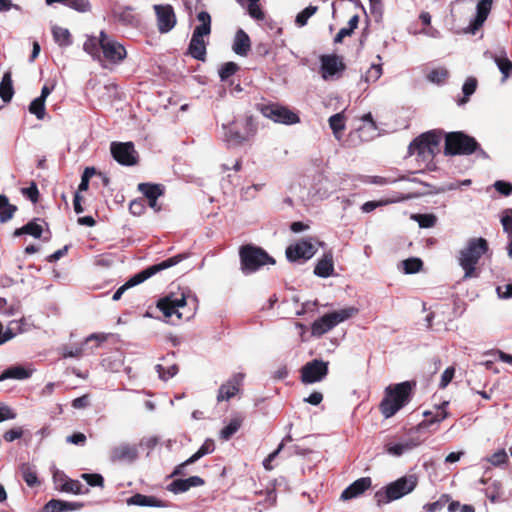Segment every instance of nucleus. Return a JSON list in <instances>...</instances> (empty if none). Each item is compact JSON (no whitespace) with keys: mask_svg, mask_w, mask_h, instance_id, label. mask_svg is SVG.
<instances>
[{"mask_svg":"<svg viewBox=\"0 0 512 512\" xmlns=\"http://www.w3.org/2000/svg\"><path fill=\"white\" fill-rule=\"evenodd\" d=\"M239 69V66L234 62H227L225 63L219 70V76L222 81L227 80L229 77L234 75L237 70Z\"/></svg>","mask_w":512,"mask_h":512,"instance_id":"5fc2aeb1","label":"nucleus"},{"mask_svg":"<svg viewBox=\"0 0 512 512\" xmlns=\"http://www.w3.org/2000/svg\"><path fill=\"white\" fill-rule=\"evenodd\" d=\"M145 204L143 199L133 200L129 205V211L135 216H139L143 213Z\"/></svg>","mask_w":512,"mask_h":512,"instance_id":"69168bd1","label":"nucleus"},{"mask_svg":"<svg viewBox=\"0 0 512 512\" xmlns=\"http://www.w3.org/2000/svg\"><path fill=\"white\" fill-rule=\"evenodd\" d=\"M441 135L435 131L423 133L409 145V154L417 155L425 165H429L439 152Z\"/></svg>","mask_w":512,"mask_h":512,"instance_id":"39448f33","label":"nucleus"},{"mask_svg":"<svg viewBox=\"0 0 512 512\" xmlns=\"http://www.w3.org/2000/svg\"><path fill=\"white\" fill-rule=\"evenodd\" d=\"M334 271L333 258L331 254H325L320 260H318L314 273L322 278L329 277Z\"/></svg>","mask_w":512,"mask_h":512,"instance_id":"7c9ffc66","label":"nucleus"},{"mask_svg":"<svg viewBox=\"0 0 512 512\" xmlns=\"http://www.w3.org/2000/svg\"><path fill=\"white\" fill-rule=\"evenodd\" d=\"M215 445L214 442L210 439L206 440L202 446L190 457L188 458V462H196L203 456L210 454L214 451Z\"/></svg>","mask_w":512,"mask_h":512,"instance_id":"c03bdc74","label":"nucleus"},{"mask_svg":"<svg viewBox=\"0 0 512 512\" xmlns=\"http://www.w3.org/2000/svg\"><path fill=\"white\" fill-rule=\"evenodd\" d=\"M54 41L60 47H68L72 44L71 34L67 28L54 25L52 27Z\"/></svg>","mask_w":512,"mask_h":512,"instance_id":"f704fd0d","label":"nucleus"},{"mask_svg":"<svg viewBox=\"0 0 512 512\" xmlns=\"http://www.w3.org/2000/svg\"><path fill=\"white\" fill-rule=\"evenodd\" d=\"M13 93L11 73L6 72L0 83V97L4 102H9L12 99Z\"/></svg>","mask_w":512,"mask_h":512,"instance_id":"4c0bfd02","label":"nucleus"},{"mask_svg":"<svg viewBox=\"0 0 512 512\" xmlns=\"http://www.w3.org/2000/svg\"><path fill=\"white\" fill-rule=\"evenodd\" d=\"M197 19L201 24L194 29L189 44V53L197 60H204L206 55V43L203 37L209 35L211 32V17L208 12L201 11L198 13Z\"/></svg>","mask_w":512,"mask_h":512,"instance_id":"6e6552de","label":"nucleus"},{"mask_svg":"<svg viewBox=\"0 0 512 512\" xmlns=\"http://www.w3.org/2000/svg\"><path fill=\"white\" fill-rule=\"evenodd\" d=\"M484 55L494 61L502 74V82H505L512 72V62L507 58L506 53L502 52L500 55H495L490 52H485Z\"/></svg>","mask_w":512,"mask_h":512,"instance_id":"a878e982","label":"nucleus"},{"mask_svg":"<svg viewBox=\"0 0 512 512\" xmlns=\"http://www.w3.org/2000/svg\"><path fill=\"white\" fill-rule=\"evenodd\" d=\"M455 375V368L453 366H450L444 370V372L441 375V380L439 383V387L441 389L446 388L449 383L452 381Z\"/></svg>","mask_w":512,"mask_h":512,"instance_id":"e2e57ef3","label":"nucleus"},{"mask_svg":"<svg viewBox=\"0 0 512 512\" xmlns=\"http://www.w3.org/2000/svg\"><path fill=\"white\" fill-rule=\"evenodd\" d=\"M31 375L32 370H29L21 365H14L8 367L0 374V382L5 381L7 379L25 380L30 378Z\"/></svg>","mask_w":512,"mask_h":512,"instance_id":"bb28decb","label":"nucleus"},{"mask_svg":"<svg viewBox=\"0 0 512 512\" xmlns=\"http://www.w3.org/2000/svg\"><path fill=\"white\" fill-rule=\"evenodd\" d=\"M449 500H450L449 495L443 494L437 501L432 502V503H427L424 506V509L427 512H438L444 508V506L449 502Z\"/></svg>","mask_w":512,"mask_h":512,"instance_id":"603ef678","label":"nucleus"},{"mask_svg":"<svg viewBox=\"0 0 512 512\" xmlns=\"http://www.w3.org/2000/svg\"><path fill=\"white\" fill-rule=\"evenodd\" d=\"M418 445H419L418 442H416L413 439H409L404 443L388 442L385 444L384 448L388 454L396 456V457H400L405 452L412 450L413 448L417 447Z\"/></svg>","mask_w":512,"mask_h":512,"instance_id":"c85d7f7f","label":"nucleus"},{"mask_svg":"<svg viewBox=\"0 0 512 512\" xmlns=\"http://www.w3.org/2000/svg\"><path fill=\"white\" fill-rule=\"evenodd\" d=\"M370 477H362L350 484L341 494V499L349 500L360 496L371 487Z\"/></svg>","mask_w":512,"mask_h":512,"instance_id":"5701e85b","label":"nucleus"},{"mask_svg":"<svg viewBox=\"0 0 512 512\" xmlns=\"http://www.w3.org/2000/svg\"><path fill=\"white\" fill-rule=\"evenodd\" d=\"M345 66L336 55H324L321 57V74L324 80L333 79L339 75Z\"/></svg>","mask_w":512,"mask_h":512,"instance_id":"aec40b11","label":"nucleus"},{"mask_svg":"<svg viewBox=\"0 0 512 512\" xmlns=\"http://www.w3.org/2000/svg\"><path fill=\"white\" fill-rule=\"evenodd\" d=\"M82 478L88 483V485L95 487H103L104 486V478L102 475L97 473H84L82 474Z\"/></svg>","mask_w":512,"mask_h":512,"instance_id":"4d7b16f0","label":"nucleus"},{"mask_svg":"<svg viewBox=\"0 0 512 512\" xmlns=\"http://www.w3.org/2000/svg\"><path fill=\"white\" fill-rule=\"evenodd\" d=\"M83 487L84 486L80 481L68 479L62 484L61 490L64 492H69V493H73V494H82Z\"/></svg>","mask_w":512,"mask_h":512,"instance_id":"3c124183","label":"nucleus"},{"mask_svg":"<svg viewBox=\"0 0 512 512\" xmlns=\"http://www.w3.org/2000/svg\"><path fill=\"white\" fill-rule=\"evenodd\" d=\"M329 126L333 132L334 137L337 140H340L342 137V132L345 129V116L344 112L336 113L329 117L328 119Z\"/></svg>","mask_w":512,"mask_h":512,"instance_id":"473e14b6","label":"nucleus"},{"mask_svg":"<svg viewBox=\"0 0 512 512\" xmlns=\"http://www.w3.org/2000/svg\"><path fill=\"white\" fill-rule=\"evenodd\" d=\"M20 471L23 480L26 482L28 486L34 487L35 485L39 484L36 471L30 466L29 463L21 464Z\"/></svg>","mask_w":512,"mask_h":512,"instance_id":"a19ab883","label":"nucleus"},{"mask_svg":"<svg viewBox=\"0 0 512 512\" xmlns=\"http://www.w3.org/2000/svg\"><path fill=\"white\" fill-rule=\"evenodd\" d=\"M139 456L136 445L123 443L111 448L109 458L113 463H132Z\"/></svg>","mask_w":512,"mask_h":512,"instance_id":"6ab92c4d","label":"nucleus"},{"mask_svg":"<svg viewBox=\"0 0 512 512\" xmlns=\"http://www.w3.org/2000/svg\"><path fill=\"white\" fill-rule=\"evenodd\" d=\"M318 7L309 5L304 10L299 12L295 18V23L298 27H304L308 20L317 12Z\"/></svg>","mask_w":512,"mask_h":512,"instance_id":"37998d69","label":"nucleus"},{"mask_svg":"<svg viewBox=\"0 0 512 512\" xmlns=\"http://www.w3.org/2000/svg\"><path fill=\"white\" fill-rule=\"evenodd\" d=\"M447 77L448 71L443 67L435 68L431 70L427 75L428 81L435 84L443 83L447 79Z\"/></svg>","mask_w":512,"mask_h":512,"instance_id":"09e8293b","label":"nucleus"},{"mask_svg":"<svg viewBox=\"0 0 512 512\" xmlns=\"http://www.w3.org/2000/svg\"><path fill=\"white\" fill-rule=\"evenodd\" d=\"M244 418L241 415L234 416L220 431L223 440H229L242 426Z\"/></svg>","mask_w":512,"mask_h":512,"instance_id":"c9c22d12","label":"nucleus"},{"mask_svg":"<svg viewBox=\"0 0 512 512\" xmlns=\"http://www.w3.org/2000/svg\"><path fill=\"white\" fill-rule=\"evenodd\" d=\"M418 484V477L415 474L406 475L389 483L383 490L375 493V499L380 505L398 500L411 493Z\"/></svg>","mask_w":512,"mask_h":512,"instance_id":"423d86ee","label":"nucleus"},{"mask_svg":"<svg viewBox=\"0 0 512 512\" xmlns=\"http://www.w3.org/2000/svg\"><path fill=\"white\" fill-rule=\"evenodd\" d=\"M378 136V129L375 122L363 124L356 131L349 134V141L356 146L359 143L373 140Z\"/></svg>","mask_w":512,"mask_h":512,"instance_id":"412c9836","label":"nucleus"},{"mask_svg":"<svg viewBox=\"0 0 512 512\" xmlns=\"http://www.w3.org/2000/svg\"><path fill=\"white\" fill-rule=\"evenodd\" d=\"M250 38L242 29L236 32L233 44V51L240 56L247 55L250 50Z\"/></svg>","mask_w":512,"mask_h":512,"instance_id":"c756f323","label":"nucleus"},{"mask_svg":"<svg viewBox=\"0 0 512 512\" xmlns=\"http://www.w3.org/2000/svg\"><path fill=\"white\" fill-rule=\"evenodd\" d=\"M221 128L222 140L229 147H239L250 141L257 133V124L252 116L223 123Z\"/></svg>","mask_w":512,"mask_h":512,"instance_id":"f03ea898","label":"nucleus"},{"mask_svg":"<svg viewBox=\"0 0 512 512\" xmlns=\"http://www.w3.org/2000/svg\"><path fill=\"white\" fill-rule=\"evenodd\" d=\"M66 2L68 7L82 13L89 11L91 8L89 0H68Z\"/></svg>","mask_w":512,"mask_h":512,"instance_id":"052dcab7","label":"nucleus"},{"mask_svg":"<svg viewBox=\"0 0 512 512\" xmlns=\"http://www.w3.org/2000/svg\"><path fill=\"white\" fill-rule=\"evenodd\" d=\"M245 374L238 372L233 374L225 383H223L217 393V401H228L236 396L242 389Z\"/></svg>","mask_w":512,"mask_h":512,"instance_id":"f3484780","label":"nucleus"},{"mask_svg":"<svg viewBox=\"0 0 512 512\" xmlns=\"http://www.w3.org/2000/svg\"><path fill=\"white\" fill-rule=\"evenodd\" d=\"M487 461L491 463L493 466H500L505 464L508 461L507 453L504 449H501L494 454H492Z\"/></svg>","mask_w":512,"mask_h":512,"instance_id":"bf43d9fd","label":"nucleus"},{"mask_svg":"<svg viewBox=\"0 0 512 512\" xmlns=\"http://www.w3.org/2000/svg\"><path fill=\"white\" fill-rule=\"evenodd\" d=\"M42 227L34 221L28 222L26 225L14 231V236L18 237L23 234L31 235L34 238H39L42 234Z\"/></svg>","mask_w":512,"mask_h":512,"instance_id":"58836bf2","label":"nucleus"},{"mask_svg":"<svg viewBox=\"0 0 512 512\" xmlns=\"http://www.w3.org/2000/svg\"><path fill=\"white\" fill-rule=\"evenodd\" d=\"M16 211V207L9 204L8 198L0 195V221L7 222L10 220Z\"/></svg>","mask_w":512,"mask_h":512,"instance_id":"ea45409f","label":"nucleus"},{"mask_svg":"<svg viewBox=\"0 0 512 512\" xmlns=\"http://www.w3.org/2000/svg\"><path fill=\"white\" fill-rule=\"evenodd\" d=\"M328 362H324L323 360L314 359L310 362H307L301 368V381L304 384H312L316 382H320L323 380L328 374Z\"/></svg>","mask_w":512,"mask_h":512,"instance_id":"ddd939ff","label":"nucleus"},{"mask_svg":"<svg viewBox=\"0 0 512 512\" xmlns=\"http://www.w3.org/2000/svg\"><path fill=\"white\" fill-rule=\"evenodd\" d=\"M96 173V170L95 168L93 167H87L83 174H82V177H81V182L79 184V187H78V191L77 192H82V191H86L89 187V180L90 178Z\"/></svg>","mask_w":512,"mask_h":512,"instance_id":"13d9d810","label":"nucleus"},{"mask_svg":"<svg viewBox=\"0 0 512 512\" xmlns=\"http://www.w3.org/2000/svg\"><path fill=\"white\" fill-rule=\"evenodd\" d=\"M111 153L121 165L131 166L137 163V153L131 142H112Z\"/></svg>","mask_w":512,"mask_h":512,"instance_id":"dca6fc26","label":"nucleus"},{"mask_svg":"<svg viewBox=\"0 0 512 512\" xmlns=\"http://www.w3.org/2000/svg\"><path fill=\"white\" fill-rule=\"evenodd\" d=\"M128 505L136 506H148V507H164L165 504L155 496H147L140 493H136L127 499Z\"/></svg>","mask_w":512,"mask_h":512,"instance_id":"cd10ccee","label":"nucleus"},{"mask_svg":"<svg viewBox=\"0 0 512 512\" xmlns=\"http://www.w3.org/2000/svg\"><path fill=\"white\" fill-rule=\"evenodd\" d=\"M138 190L149 200L159 198L164 193V188L159 184L140 183Z\"/></svg>","mask_w":512,"mask_h":512,"instance_id":"e433bc0d","label":"nucleus"},{"mask_svg":"<svg viewBox=\"0 0 512 512\" xmlns=\"http://www.w3.org/2000/svg\"><path fill=\"white\" fill-rule=\"evenodd\" d=\"M501 224L506 233L512 234V209H508L503 212L501 216ZM508 255L512 258V238L508 246Z\"/></svg>","mask_w":512,"mask_h":512,"instance_id":"79ce46f5","label":"nucleus"},{"mask_svg":"<svg viewBox=\"0 0 512 512\" xmlns=\"http://www.w3.org/2000/svg\"><path fill=\"white\" fill-rule=\"evenodd\" d=\"M476 88L477 80L473 77L467 78L462 87L465 98L461 100L460 104L465 103L467 99L476 91Z\"/></svg>","mask_w":512,"mask_h":512,"instance_id":"864d4df0","label":"nucleus"},{"mask_svg":"<svg viewBox=\"0 0 512 512\" xmlns=\"http://www.w3.org/2000/svg\"><path fill=\"white\" fill-rule=\"evenodd\" d=\"M157 372L159 373V376L163 380H167L178 372V366L177 365H171L167 369H165L162 365L158 364L156 366Z\"/></svg>","mask_w":512,"mask_h":512,"instance_id":"680f3d73","label":"nucleus"},{"mask_svg":"<svg viewBox=\"0 0 512 512\" xmlns=\"http://www.w3.org/2000/svg\"><path fill=\"white\" fill-rule=\"evenodd\" d=\"M101 57L110 63H119L127 55L126 49L118 41L101 31Z\"/></svg>","mask_w":512,"mask_h":512,"instance_id":"f8f14e48","label":"nucleus"},{"mask_svg":"<svg viewBox=\"0 0 512 512\" xmlns=\"http://www.w3.org/2000/svg\"><path fill=\"white\" fill-rule=\"evenodd\" d=\"M157 17V27L160 33H168L176 25V16L171 5L156 4L153 6Z\"/></svg>","mask_w":512,"mask_h":512,"instance_id":"a211bd4d","label":"nucleus"},{"mask_svg":"<svg viewBox=\"0 0 512 512\" xmlns=\"http://www.w3.org/2000/svg\"><path fill=\"white\" fill-rule=\"evenodd\" d=\"M488 243L484 238H471L459 251L458 264L464 271L463 279H472L479 276L477 264L487 252Z\"/></svg>","mask_w":512,"mask_h":512,"instance_id":"7ed1b4c3","label":"nucleus"},{"mask_svg":"<svg viewBox=\"0 0 512 512\" xmlns=\"http://www.w3.org/2000/svg\"><path fill=\"white\" fill-rule=\"evenodd\" d=\"M415 383L404 381L390 384L384 390V397L379 404V411L388 419L404 408L412 399Z\"/></svg>","mask_w":512,"mask_h":512,"instance_id":"f257e3e1","label":"nucleus"},{"mask_svg":"<svg viewBox=\"0 0 512 512\" xmlns=\"http://www.w3.org/2000/svg\"><path fill=\"white\" fill-rule=\"evenodd\" d=\"M256 493L259 494V495L265 494L266 497H265V500H264V505L266 507H271V506H274L276 504L277 493H276V490L274 488L267 489L265 492L259 491V492H256Z\"/></svg>","mask_w":512,"mask_h":512,"instance_id":"0e129e2a","label":"nucleus"},{"mask_svg":"<svg viewBox=\"0 0 512 512\" xmlns=\"http://www.w3.org/2000/svg\"><path fill=\"white\" fill-rule=\"evenodd\" d=\"M205 481L199 476H191L187 479L174 480L169 485V490L174 493H183L189 490L191 487H197L204 485Z\"/></svg>","mask_w":512,"mask_h":512,"instance_id":"b1692460","label":"nucleus"},{"mask_svg":"<svg viewBox=\"0 0 512 512\" xmlns=\"http://www.w3.org/2000/svg\"><path fill=\"white\" fill-rule=\"evenodd\" d=\"M259 0H246L245 2L248 3L247 10L249 15L256 19V20H262L264 18V14L258 5Z\"/></svg>","mask_w":512,"mask_h":512,"instance_id":"6e6d98bb","label":"nucleus"},{"mask_svg":"<svg viewBox=\"0 0 512 512\" xmlns=\"http://www.w3.org/2000/svg\"><path fill=\"white\" fill-rule=\"evenodd\" d=\"M23 324L21 321H11L8 328L4 331V326L0 322V345L5 344L9 340L13 339L18 333H22L23 329L21 325Z\"/></svg>","mask_w":512,"mask_h":512,"instance_id":"2f4dec72","label":"nucleus"},{"mask_svg":"<svg viewBox=\"0 0 512 512\" xmlns=\"http://www.w3.org/2000/svg\"><path fill=\"white\" fill-rule=\"evenodd\" d=\"M494 187L497 192L505 196L510 195L512 192V184L509 182L499 180L494 183Z\"/></svg>","mask_w":512,"mask_h":512,"instance_id":"338daca9","label":"nucleus"},{"mask_svg":"<svg viewBox=\"0 0 512 512\" xmlns=\"http://www.w3.org/2000/svg\"><path fill=\"white\" fill-rule=\"evenodd\" d=\"M494 0H478L476 5V15L471 21L469 30L474 34L486 21L492 9Z\"/></svg>","mask_w":512,"mask_h":512,"instance_id":"4be33fe9","label":"nucleus"},{"mask_svg":"<svg viewBox=\"0 0 512 512\" xmlns=\"http://www.w3.org/2000/svg\"><path fill=\"white\" fill-rule=\"evenodd\" d=\"M383 74V69L381 64H372L370 68L365 72L362 76V79L366 83H374L376 82Z\"/></svg>","mask_w":512,"mask_h":512,"instance_id":"a18cd8bd","label":"nucleus"},{"mask_svg":"<svg viewBox=\"0 0 512 512\" xmlns=\"http://www.w3.org/2000/svg\"><path fill=\"white\" fill-rule=\"evenodd\" d=\"M23 435V431L21 428H12L10 430H7L4 435H3V438L5 441L7 442H12L16 439H19L21 438Z\"/></svg>","mask_w":512,"mask_h":512,"instance_id":"774afa93","label":"nucleus"},{"mask_svg":"<svg viewBox=\"0 0 512 512\" xmlns=\"http://www.w3.org/2000/svg\"><path fill=\"white\" fill-rule=\"evenodd\" d=\"M477 145L474 138L462 132H451L445 138V154H471L476 150Z\"/></svg>","mask_w":512,"mask_h":512,"instance_id":"9d476101","label":"nucleus"},{"mask_svg":"<svg viewBox=\"0 0 512 512\" xmlns=\"http://www.w3.org/2000/svg\"><path fill=\"white\" fill-rule=\"evenodd\" d=\"M29 112L34 114L37 119L42 120L45 117V101L40 98H35L29 105Z\"/></svg>","mask_w":512,"mask_h":512,"instance_id":"de8ad7c7","label":"nucleus"},{"mask_svg":"<svg viewBox=\"0 0 512 512\" xmlns=\"http://www.w3.org/2000/svg\"><path fill=\"white\" fill-rule=\"evenodd\" d=\"M422 267V261L419 258H409L402 261V268L406 274L418 272Z\"/></svg>","mask_w":512,"mask_h":512,"instance_id":"8fccbe9b","label":"nucleus"},{"mask_svg":"<svg viewBox=\"0 0 512 512\" xmlns=\"http://www.w3.org/2000/svg\"><path fill=\"white\" fill-rule=\"evenodd\" d=\"M358 313V309L355 307H346L340 310L326 313L320 318L316 319L311 327L312 335L321 337L341 322L348 320Z\"/></svg>","mask_w":512,"mask_h":512,"instance_id":"0eeeda50","label":"nucleus"},{"mask_svg":"<svg viewBox=\"0 0 512 512\" xmlns=\"http://www.w3.org/2000/svg\"><path fill=\"white\" fill-rule=\"evenodd\" d=\"M411 218L415 220L421 228H431L437 221L434 214H413Z\"/></svg>","mask_w":512,"mask_h":512,"instance_id":"49530a36","label":"nucleus"},{"mask_svg":"<svg viewBox=\"0 0 512 512\" xmlns=\"http://www.w3.org/2000/svg\"><path fill=\"white\" fill-rule=\"evenodd\" d=\"M83 49L94 59L101 60V32L99 33V37H89L84 42Z\"/></svg>","mask_w":512,"mask_h":512,"instance_id":"72a5a7b5","label":"nucleus"},{"mask_svg":"<svg viewBox=\"0 0 512 512\" xmlns=\"http://www.w3.org/2000/svg\"><path fill=\"white\" fill-rule=\"evenodd\" d=\"M262 114L277 123L296 124L300 121L297 114L280 105H266L262 108Z\"/></svg>","mask_w":512,"mask_h":512,"instance_id":"2eb2a0df","label":"nucleus"},{"mask_svg":"<svg viewBox=\"0 0 512 512\" xmlns=\"http://www.w3.org/2000/svg\"><path fill=\"white\" fill-rule=\"evenodd\" d=\"M83 506L81 502H67L59 499H51L45 504L44 510L46 512H68L79 510Z\"/></svg>","mask_w":512,"mask_h":512,"instance_id":"393cba45","label":"nucleus"},{"mask_svg":"<svg viewBox=\"0 0 512 512\" xmlns=\"http://www.w3.org/2000/svg\"><path fill=\"white\" fill-rule=\"evenodd\" d=\"M188 258L187 253H181L170 257L168 259L163 260L160 263L149 266L148 268L140 271L139 273L133 275L129 280H127L123 285L119 288H133L141 283H143L148 278L154 276L155 274L174 267Z\"/></svg>","mask_w":512,"mask_h":512,"instance_id":"1a4fd4ad","label":"nucleus"},{"mask_svg":"<svg viewBox=\"0 0 512 512\" xmlns=\"http://www.w3.org/2000/svg\"><path fill=\"white\" fill-rule=\"evenodd\" d=\"M240 270L250 275L267 265H274L275 259L261 247L246 244L239 248Z\"/></svg>","mask_w":512,"mask_h":512,"instance_id":"20e7f679","label":"nucleus"},{"mask_svg":"<svg viewBox=\"0 0 512 512\" xmlns=\"http://www.w3.org/2000/svg\"><path fill=\"white\" fill-rule=\"evenodd\" d=\"M187 306L186 296L182 294L181 298H173V296H167L158 301L157 307L163 313L166 319H170L172 316H176L179 320L189 319L191 317L190 312H185Z\"/></svg>","mask_w":512,"mask_h":512,"instance_id":"9b49d317","label":"nucleus"},{"mask_svg":"<svg viewBox=\"0 0 512 512\" xmlns=\"http://www.w3.org/2000/svg\"><path fill=\"white\" fill-rule=\"evenodd\" d=\"M312 238L302 239L295 244H292L286 249L287 259L290 261H297L300 259L308 260L317 252V245Z\"/></svg>","mask_w":512,"mask_h":512,"instance_id":"4468645a","label":"nucleus"}]
</instances>
